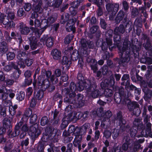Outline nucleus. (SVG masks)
I'll use <instances>...</instances> for the list:
<instances>
[{"label":"nucleus","mask_w":152,"mask_h":152,"mask_svg":"<svg viewBox=\"0 0 152 152\" xmlns=\"http://www.w3.org/2000/svg\"><path fill=\"white\" fill-rule=\"evenodd\" d=\"M79 82V86L77 89L75 83H70V89L65 88L62 92H66L70 97H74L76 94L75 92L77 89L79 91H82L85 88L88 96L93 98H97L99 96L101 95L98 90L97 89L96 85L94 82H91L87 80H84L81 74L79 73L77 76Z\"/></svg>","instance_id":"f257e3e1"},{"label":"nucleus","mask_w":152,"mask_h":152,"mask_svg":"<svg viewBox=\"0 0 152 152\" xmlns=\"http://www.w3.org/2000/svg\"><path fill=\"white\" fill-rule=\"evenodd\" d=\"M37 119V115L36 114H33L31 116L30 118V123L34 124L31 126L29 134L31 136V139L34 140L35 138H37L40 134L39 131L38 129V125L37 124H34L36 122Z\"/></svg>","instance_id":"f03ea898"},{"label":"nucleus","mask_w":152,"mask_h":152,"mask_svg":"<svg viewBox=\"0 0 152 152\" xmlns=\"http://www.w3.org/2000/svg\"><path fill=\"white\" fill-rule=\"evenodd\" d=\"M42 19V20L41 23L38 19H35L34 22V21L31 19H30L29 21V24L33 26L34 24L35 28L33 27H31V29L34 33L35 36L37 37H39L44 31L41 32L42 28L44 26V23H43Z\"/></svg>","instance_id":"7ed1b4c3"},{"label":"nucleus","mask_w":152,"mask_h":152,"mask_svg":"<svg viewBox=\"0 0 152 152\" xmlns=\"http://www.w3.org/2000/svg\"><path fill=\"white\" fill-rule=\"evenodd\" d=\"M26 122L21 120L15 126V133L12 134L13 137H15L20 134V138H23L26 135V132L28 130Z\"/></svg>","instance_id":"20e7f679"},{"label":"nucleus","mask_w":152,"mask_h":152,"mask_svg":"<svg viewBox=\"0 0 152 152\" xmlns=\"http://www.w3.org/2000/svg\"><path fill=\"white\" fill-rule=\"evenodd\" d=\"M143 141V140L141 139L139 140L138 141H135L133 146L129 147L130 145L129 144V142L126 140V142L123 145L122 149L124 151L128 150V152H135L137 151L140 147V143H142Z\"/></svg>","instance_id":"39448f33"},{"label":"nucleus","mask_w":152,"mask_h":152,"mask_svg":"<svg viewBox=\"0 0 152 152\" xmlns=\"http://www.w3.org/2000/svg\"><path fill=\"white\" fill-rule=\"evenodd\" d=\"M51 75V73L50 71L46 72L45 74L39 76L38 77L37 85L38 86V88H42V86L45 84H49L48 79Z\"/></svg>","instance_id":"423d86ee"},{"label":"nucleus","mask_w":152,"mask_h":152,"mask_svg":"<svg viewBox=\"0 0 152 152\" xmlns=\"http://www.w3.org/2000/svg\"><path fill=\"white\" fill-rule=\"evenodd\" d=\"M110 33L111 34H109L108 35L109 37L106 38V42H103L101 43L100 45H99L100 46L101 45L102 49L103 50H106L107 49L108 47H109V49L110 50H112L113 49V45H112V34L113 32V31L111 30H109L108 31L106 34V37L108 35V32Z\"/></svg>","instance_id":"0eeeda50"},{"label":"nucleus","mask_w":152,"mask_h":152,"mask_svg":"<svg viewBox=\"0 0 152 152\" xmlns=\"http://www.w3.org/2000/svg\"><path fill=\"white\" fill-rule=\"evenodd\" d=\"M127 106L130 111L133 110V114L136 116H139L140 113L141 111L140 109L138 108L139 106L137 103L136 102H132L129 101L127 104Z\"/></svg>","instance_id":"6e6552de"},{"label":"nucleus","mask_w":152,"mask_h":152,"mask_svg":"<svg viewBox=\"0 0 152 152\" xmlns=\"http://www.w3.org/2000/svg\"><path fill=\"white\" fill-rule=\"evenodd\" d=\"M119 121V125L120 126V129L122 131L125 130L127 132H129L130 130V128L129 126L125 127V124L126 123L125 121L122 118V116L120 113L117 114V121Z\"/></svg>","instance_id":"1a4fd4ad"},{"label":"nucleus","mask_w":152,"mask_h":152,"mask_svg":"<svg viewBox=\"0 0 152 152\" xmlns=\"http://www.w3.org/2000/svg\"><path fill=\"white\" fill-rule=\"evenodd\" d=\"M125 29L124 26L121 25L119 27H116L114 30L115 36L114 37V40L119 41L120 40V34L124 33Z\"/></svg>","instance_id":"9d476101"},{"label":"nucleus","mask_w":152,"mask_h":152,"mask_svg":"<svg viewBox=\"0 0 152 152\" xmlns=\"http://www.w3.org/2000/svg\"><path fill=\"white\" fill-rule=\"evenodd\" d=\"M53 39L52 37H49L47 35H44L41 38L40 42L41 44H45L47 47H51L53 44Z\"/></svg>","instance_id":"9b49d317"},{"label":"nucleus","mask_w":152,"mask_h":152,"mask_svg":"<svg viewBox=\"0 0 152 152\" xmlns=\"http://www.w3.org/2000/svg\"><path fill=\"white\" fill-rule=\"evenodd\" d=\"M56 16H52L49 17L47 19H42L43 23H44L45 25L44 26L42 29V31L41 32L44 31L48 26L50 24L53 23L56 20Z\"/></svg>","instance_id":"f8f14e48"},{"label":"nucleus","mask_w":152,"mask_h":152,"mask_svg":"<svg viewBox=\"0 0 152 152\" xmlns=\"http://www.w3.org/2000/svg\"><path fill=\"white\" fill-rule=\"evenodd\" d=\"M133 127L130 131V135L133 137L135 136L137 132V130L136 129H137L138 130V127L141 125L140 120L138 119H135L133 122Z\"/></svg>","instance_id":"ddd939ff"},{"label":"nucleus","mask_w":152,"mask_h":152,"mask_svg":"<svg viewBox=\"0 0 152 152\" xmlns=\"http://www.w3.org/2000/svg\"><path fill=\"white\" fill-rule=\"evenodd\" d=\"M76 21V19L75 18L70 19L68 21L66 26L67 31L69 32L72 31L73 32L75 31V27L74 25Z\"/></svg>","instance_id":"4468645a"},{"label":"nucleus","mask_w":152,"mask_h":152,"mask_svg":"<svg viewBox=\"0 0 152 152\" xmlns=\"http://www.w3.org/2000/svg\"><path fill=\"white\" fill-rule=\"evenodd\" d=\"M27 55L25 52H20L18 53L17 58L19 60L18 62V64L20 68H24L25 66L24 61L25 58L27 56Z\"/></svg>","instance_id":"2eb2a0df"},{"label":"nucleus","mask_w":152,"mask_h":152,"mask_svg":"<svg viewBox=\"0 0 152 152\" xmlns=\"http://www.w3.org/2000/svg\"><path fill=\"white\" fill-rule=\"evenodd\" d=\"M115 80L113 76H111L109 81L106 79L101 83V87L102 89H105L106 87L112 86L115 83Z\"/></svg>","instance_id":"dca6fc26"},{"label":"nucleus","mask_w":152,"mask_h":152,"mask_svg":"<svg viewBox=\"0 0 152 152\" xmlns=\"http://www.w3.org/2000/svg\"><path fill=\"white\" fill-rule=\"evenodd\" d=\"M41 3H39L36 6V7L33 9L34 10V12L32 13L31 18L32 19H37L38 17L37 13H41L42 12V9L41 8Z\"/></svg>","instance_id":"f3484780"},{"label":"nucleus","mask_w":152,"mask_h":152,"mask_svg":"<svg viewBox=\"0 0 152 152\" xmlns=\"http://www.w3.org/2000/svg\"><path fill=\"white\" fill-rule=\"evenodd\" d=\"M82 1V0H77L72 3V6L69 8V10L71 14L74 16L77 14V7Z\"/></svg>","instance_id":"a211bd4d"},{"label":"nucleus","mask_w":152,"mask_h":152,"mask_svg":"<svg viewBox=\"0 0 152 152\" xmlns=\"http://www.w3.org/2000/svg\"><path fill=\"white\" fill-rule=\"evenodd\" d=\"M112 115V113L110 110L107 111L103 115H102V114H101V116L102 117L101 119H102L103 118L101 124V126L102 127L104 128H105L106 126H105V124H106L107 121H106V120H108V119L111 117Z\"/></svg>","instance_id":"6ab92c4d"},{"label":"nucleus","mask_w":152,"mask_h":152,"mask_svg":"<svg viewBox=\"0 0 152 152\" xmlns=\"http://www.w3.org/2000/svg\"><path fill=\"white\" fill-rule=\"evenodd\" d=\"M18 30L23 34H27L29 32L30 29L26 25L23 23H20L18 27Z\"/></svg>","instance_id":"aec40b11"},{"label":"nucleus","mask_w":152,"mask_h":152,"mask_svg":"<svg viewBox=\"0 0 152 152\" xmlns=\"http://www.w3.org/2000/svg\"><path fill=\"white\" fill-rule=\"evenodd\" d=\"M125 41H124V47L123 48H121L118 47L119 55L121 56H122L124 52L126 51V52L127 53L128 51H127V50H128V48L129 44V42L127 40L126 42Z\"/></svg>","instance_id":"412c9836"},{"label":"nucleus","mask_w":152,"mask_h":152,"mask_svg":"<svg viewBox=\"0 0 152 152\" xmlns=\"http://www.w3.org/2000/svg\"><path fill=\"white\" fill-rule=\"evenodd\" d=\"M8 97V94L7 93H5L2 94L1 96L0 95V99L2 100L3 102L4 103V106H8L11 104V102L10 100H6Z\"/></svg>","instance_id":"4be33fe9"},{"label":"nucleus","mask_w":152,"mask_h":152,"mask_svg":"<svg viewBox=\"0 0 152 152\" xmlns=\"http://www.w3.org/2000/svg\"><path fill=\"white\" fill-rule=\"evenodd\" d=\"M51 54L54 59L58 60L61 58V52L56 49L53 50L51 52Z\"/></svg>","instance_id":"5701e85b"},{"label":"nucleus","mask_w":152,"mask_h":152,"mask_svg":"<svg viewBox=\"0 0 152 152\" xmlns=\"http://www.w3.org/2000/svg\"><path fill=\"white\" fill-rule=\"evenodd\" d=\"M32 110L30 109H28L25 111L23 117L21 119V121H24L25 122H26L28 118L32 114Z\"/></svg>","instance_id":"b1692460"},{"label":"nucleus","mask_w":152,"mask_h":152,"mask_svg":"<svg viewBox=\"0 0 152 152\" xmlns=\"http://www.w3.org/2000/svg\"><path fill=\"white\" fill-rule=\"evenodd\" d=\"M5 35L6 36V40L8 41H10L11 40V39L13 38L15 39H21V37H19L17 35L15 32H12L11 34V37L12 38L10 37L9 36V34L8 33L6 32L5 33Z\"/></svg>","instance_id":"393cba45"},{"label":"nucleus","mask_w":152,"mask_h":152,"mask_svg":"<svg viewBox=\"0 0 152 152\" xmlns=\"http://www.w3.org/2000/svg\"><path fill=\"white\" fill-rule=\"evenodd\" d=\"M5 17L2 19H0V21L2 22L4 25H7V26H8L10 27H12L14 26L15 24L13 21H9V20L7 19V21H5Z\"/></svg>","instance_id":"a878e982"},{"label":"nucleus","mask_w":152,"mask_h":152,"mask_svg":"<svg viewBox=\"0 0 152 152\" xmlns=\"http://www.w3.org/2000/svg\"><path fill=\"white\" fill-rule=\"evenodd\" d=\"M8 50L7 44L5 42H2L0 47V51L3 53H5Z\"/></svg>","instance_id":"bb28decb"},{"label":"nucleus","mask_w":152,"mask_h":152,"mask_svg":"<svg viewBox=\"0 0 152 152\" xmlns=\"http://www.w3.org/2000/svg\"><path fill=\"white\" fill-rule=\"evenodd\" d=\"M17 108V106L16 104L14 106L10 105L9 107V112L12 116L14 115L15 114V110Z\"/></svg>","instance_id":"cd10ccee"},{"label":"nucleus","mask_w":152,"mask_h":152,"mask_svg":"<svg viewBox=\"0 0 152 152\" xmlns=\"http://www.w3.org/2000/svg\"><path fill=\"white\" fill-rule=\"evenodd\" d=\"M130 58L129 57V52L126 53V55L124 59H123L122 57L120 59V61H119V64H121L122 63H127L129 62V61Z\"/></svg>","instance_id":"c85d7f7f"},{"label":"nucleus","mask_w":152,"mask_h":152,"mask_svg":"<svg viewBox=\"0 0 152 152\" xmlns=\"http://www.w3.org/2000/svg\"><path fill=\"white\" fill-rule=\"evenodd\" d=\"M79 56L78 51L76 50H74L71 55V58L73 61H76L78 58Z\"/></svg>","instance_id":"c756f323"},{"label":"nucleus","mask_w":152,"mask_h":152,"mask_svg":"<svg viewBox=\"0 0 152 152\" xmlns=\"http://www.w3.org/2000/svg\"><path fill=\"white\" fill-rule=\"evenodd\" d=\"M25 96V93L24 92H20L17 94L16 99L19 101H22L24 99Z\"/></svg>","instance_id":"7c9ffc66"},{"label":"nucleus","mask_w":152,"mask_h":152,"mask_svg":"<svg viewBox=\"0 0 152 152\" xmlns=\"http://www.w3.org/2000/svg\"><path fill=\"white\" fill-rule=\"evenodd\" d=\"M91 62H93V64L91 65V68L93 70L94 72H95L97 69V61L95 59H93L91 60Z\"/></svg>","instance_id":"2f4dec72"},{"label":"nucleus","mask_w":152,"mask_h":152,"mask_svg":"<svg viewBox=\"0 0 152 152\" xmlns=\"http://www.w3.org/2000/svg\"><path fill=\"white\" fill-rule=\"evenodd\" d=\"M113 94V91L110 89L105 88L104 91V94L107 97L111 96Z\"/></svg>","instance_id":"473e14b6"},{"label":"nucleus","mask_w":152,"mask_h":152,"mask_svg":"<svg viewBox=\"0 0 152 152\" xmlns=\"http://www.w3.org/2000/svg\"><path fill=\"white\" fill-rule=\"evenodd\" d=\"M62 0H53L52 5L55 7H58L62 3Z\"/></svg>","instance_id":"72a5a7b5"},{"label":"nucleus","mask_w":152,"mask_h":152,"mask_svg":"<svg viewBox=\"0 0 152 152\" xmlns=\"http://www.w3.org/2000/svg\"><path fill=\"white\" fill-rule=\"evenodd\" d=\"M72 115L69 116V118H68L67 120L66 121L65 120H63V122L62 123L61 125L64 128L66 127L68 125V121H70V120H72Z\"/></svg>","instance_id":"f704fd0d"},{"label":"nucleus","mask_w":152,"mask_h":152,"mask_svg":"<svg viewBox=\"0 0 152 152\" xmlns=\"http://www.w3.org/2000/svg\"><path fill=\"white\" fill-rule=\"evenodd\" d=\"M102 73L103 75L106 74L107 75L108 74H111V72L110 71H108V68L107 66H104L102 68Z\"/></svg>","instance_id":"c9c22d12"},{"label":"nucleus","mask_w":152,"mask_h":152,"mask_svg":"<svg viewBox=\"0 0 152 152\" xmlns=\"http://www.w3.org/2000/svg\"><path fill=\"white\" fill-rule=\"evenodd\" d=\"M99 27L97 26H95L92 27L90 29V31L91 34H94L96 32L99 33L98 30Z\"/></svg>","instance_id":"e433bc0d"},{"label":"nucleus","mask_w":152,"mask_h":152,"mask_svg":"<svg viewBox=\"0 0 152 152\" xmlns=\"http://www.w3.org/2000/svg\"><path fill=\"white\" fill-rule=\"evenodd\" d=\"M83 99V95L81 94L78 95V104L79 106H83L84 105V101L83 100L80 101V100H81Z\"/></svg>","instance_id":"4c0bfd02"},{"label":"nucleus","mask_w":152,"mask_h":152,"mask_svg":"<svg viewBox=\"0 0 152 152\" xmlns=\"http://www.w3.org/2000/svg\"><path fill=\"white\" fill-rule=\"evenodd\" d=\"M80 42L82 46L83 47L85 48L86 47L88 46V47H89V42L87 41L86 39H81V40Z\"/></svg>","instance_id":"58836bf2"},{"label":"nucleus","mask_w":152,"mask_h":152,"mask_svg":"<svg viewBox=\"0 0 152 152\" xmlns=\"http://www.w3.org/2000/svg\"><path fill=\"white\" fill-rule=\"evenodd\" d=\"M119 130L118 129H114L113 132L112 137L114 139H116L119 134Z\"/></svg>","instance_id":"ea45409f"},{"label":"nucleus","mask_w":152,"mask_h":152,"mask_svg":"<svg viewBox=\"0 0 152 152\" xmlns=\"http://www.w3.org/2000/svg\"><path fill=\"white\" fill-rule=\"evenodd\" d=\"M75 140L76 141L79 142L82 139V136L80 132L75 133Z\"/></svg>","instance_id":"a19ab883"},{"label":"nucleus","mask_w":152,"mask_h":152,"mask_svg":"<svg viewBox=\"0 0 152 152\" xmlns=\"http://www.w3.org/2000/svg\"><path fill=\"white\" fill-rule=\"evenodd\" d=\"M82 115L83 113L80 112H77L76 113H75L73 118L76 119L80 118L82 117Z\"/></svg>","instance_id":"79ce46f5"},{"label":"nucleus","mask_w":152,"mask_h":152,"mask_svg":"<svg viewBox=\"0 0 152 152\" xmlns=\"http://www.w3.org/2000/svg\"><path fill=\"white\" fill-rule=\"evenodd\" d=\"M48 122V118L46 117H42L41 120L40 124L42 126H45Z\"/></svg>","instance_id":"37998d69"},{"label":"nucleus","mask_w":152,"mask_h":152,"mask_svg":"<svg viewBox=\"0 0 152 152\" xmlns=\"http://www.w3.org/2000/svg\"><path fill=\"white\" fill-rule=\"evenodd\" d=\"M124 15V12L123 11H120L118 14L116 18V20H118L119 21H120L123 18Z\"/></svg>","instance_id":"c03bdc74"},{"label":"nucleus","mask_w":152,"mask_h":152,"mask_svg":"<svg viewBox=\"0 0 152 152\" xmlns=\"http://www.w3.org/2000/svg\"><path fill=\"white\" fill-rule=\"evenodd\" d=\"M13 67L14 68L16 69L15 74L16 75H15L14 76V77L15 79H17L19 77V75L21 74V71L19 69H18V67L17 66H14Z\"/></svg>","instance_id":"a18cd8bd"},{"label":"nucleus","mask_w":152,"mask_h":152,"mask_svg":"<svg viewBox=\"0 0 152 152\" xmlns=\"http://www.w3.org/2000/svg\"><path fill=\"white\" fill-rule=\"evenodd\" d=\"M15 54L13 53L9 52L7 54V58L8 60H12L15 57Z\"/></svg>","instance_id":"49530a36"},{"label":"nucleus","mask_w":152,"mask_h":152,"mask_svg":"<svg viewBox=\"0 0 152 152\" xmlns=\"http://www.w3.org/2000/svg\"><path fill=\"white\" fill-rule=\"evenodd\" d=\"M37 44L36 40L31 42L30 46L32 50L36 49L37 48Z\"/></svg>","instance_id":"de8ad7c7"},{"label":"nucleus","mask_w":152,"mask_h":152,"mask_svg":"<svg viewBox=\"0 0 152 152\" xmlns=\"http://www.w3.org/2000/svg\"><path fill=\"white\" fill-rule=\"evenodd\" d=\"M0 113L3 116H5L6 115V108L5 107H2L1 105H0Z\"/></svg>","instance_id":"09e8293b"},{"label":"nucleus","mask_w":152,"mask_h":152,"mask_svg":"<svg viewBox=\"0 0 152 152\" xmlns=\"http://www.w3.org/2000/svg\"><path fill=\"white\" fill-rule=\"evenodd\" d=\"M24 14V12L23 8H20L17 11V14L18 16L22 17Z\"/></svg>","instance_id":"8fccbe9b"},{"label":"nucleus","mask_w":152,"mask_h":152,"mask_svg":"<svg viewBox=\"0 0 152 152\" xmlns=\"http://www.w3.org/2000/svg\"><path fill=\"white\" fill-rule=\"evenodd\" d=\"M31 7V4L29 3H26L24 6L25 10L26 11H29Z\"/></svg>","instance_id":"3c124183"},{"label":"nucleus","mask_w":152,"mask_h":152,"mask_svg":"<svg viewBox=\"0 0 152 152\" xmlns=\"http://www.w3.org/2000/svg\"><path fill=\"white\" fill-rule=\"evenodd\" d=\"M7 94H9L10 97L11 98H13L15 96V91L10 90L7 91Z\"/></svg>","instance_id":"603ef678"},{"label":"nucleus","mask_w":152,"mask_h":152,"mask_svg":"<svg viewBox=\"0 0 152 152\" xmlns=\"http://www.w3.org/2000/svg\"><path fill=\"white\" fill-rule=\"evenodd\" d=\"M33 60L32 59L27 58L25 60V63L28 66H30L33 63Z\"/></svg>","instance_id":"864d4df0"},{"label":"nucleus","mask_w":152,"mask_h":152,"mask_svg":"<svg viewBox=\"0 0 152 152\" xmlns=\"http://www.w3.org/2000/svg\"><path fill=\"white\" fill-rule=\"evenodd\" d=\"M73 37L69 35L67 36L65 39L64 42L66 44H69L70 43Z\"/></svg>","instance_id":"5fc2aeb1"},{"label":"nucleus","mask_w":152,"mask_h":152,"mask_svg":"<svg viewBox=\"0 0 152 152\" xmlns=\"http://www.w3.org/2000/svg\"><path fill=\"white\" fill-rule=\"evenodd\" d=\"M69 62L66 56L63 57L62 61V64H67Z\"/></svg>","instance_id":"6e6d98bb"},{"label":"nucleus","mask_w":152,"mask_h":152,"mask_svg":"<svg viewBox=\"0 0 152 152\" xmlns=\"http://www.w3.org/2000/svg\"><path fill=\"white\" fill-rule=\"evenodd\" d=\"M111 135V132L110 131L105 130L104 132V136L106 138H109Z\"/></svg>","instance_id":"4d7b16f0"},{"label":"nucleus","mask_w":152,"mask_h":152,"mask_svg":"<svg viewBox=\"0 0 152 152\" xmlns=\"http://www.w3.org/2000/svg\"><path fill=\"white\" fill-rule=\"evenodd\" d=\"M100 24L102 27L104 29L106 28V24L104 20L101 19L100 20Z\"/></svg>","instance_id":"13d9d810"},{"label":"nucleus","mask_w":152,"mask_h":152,"mask_svg":"<svg viewBox=\"0 0 152 152\" xmlns=\"http://www.w3.org/2000/svg\"><path fill=\"white\" fill-rule=\"evenodd\" d=\"M32 89L31 87H29L26 91V95L29 97L32 94Z\"/></svg>","instance_id":"bf43d9fd"},{"label":"nucleus","mask_w":152,"mask_h":152,"mask_svg":"<svg viewBox=\"0 0 152 152\" xmlns=\"http://www.w3.org/2000/svg\"><path fill=\"white\" fill-rule=\"evenodd\" d=\"M7 18L12 19L14 18L15 16L14 13L12 12H7Z\"/></svg>","instance_id":"052dcab7"},{"label":"nucleus","mask_w":152,"mask_h":152,"mask_svg":"<svg viewBox=\"0 0 152 152\" xmlns=\"http://www.w3.org/2000/svg\"><path fill=\"white\" fill-rule=\"evenodd\" d=\"M112 7L113 5L110 3L106 5V9L108 12H110L112 10L111 7Z\"/></svg>","instance_id":"680f3d73"},{"label":"nucleus","mask_w":152,"mask_h":152,"mask_svg":"<svg viewBox=\"0 0 152 152\" xmlns=\"http://www.w3.org/2000/svg\"><path fill=\"white\" fill-rule=\"evenodd\" d=\"M36 105V102L35 99L34 98H32L30 103V107H34Z\"/></svg>","instance_id":"e2e57ef3"},{"label":"nucleus","mask_w":152,"mask_h":152,"mask_svg":"<svg viewBox=\"0 0 152 152\" xmlns=\"http://www.w3.org/2000/svg\"><path fill=\"white\" fill-rule=\"evenodd\" d=\"M95 139L97 140L99 138L100 136V132L99 131L96 130L95 132Z\"/></svg>","instance_id":"0e129e2a"},{"label":"nucleus","mask_w":152,"mask_h":152,"mask_svg":"<svg viewBox=\"0 0 152 152\" xmlns=\"http://www.w3.org/2000/svg\"><path fill=\"white\" fill-rule=\"evenodd\" d=\"M61 74V70L59 69H56L55 73V75L56 77H58L60 76Z\"/></svg>","instance_id":"69168bd1"},{"label":"nucleus","mask_w":152,"mask_h":152,"mask_svg":"<svg viewBox=\"0 0 152 152\" xmlns=\"http://www.w3.org/2000/svg\"><path fill=\"white\" fill-rule=\"evenodd\" d=\"M123 7L125 10H126L129 8V6L127 2L126 1H124L123 3Z\"/></svg>","instance_id":"338daca9"},{"label":"nucleus","mask_w":152,"mask_h":152,"mask_svg":"<svg viewBox=\"0 0 152 152\" xmlns=\"http://www.w3.org/2000/svg\"><path fill=\"white\" fill-rule=\"evenodd\" d=\"M29 143V139L27 138L23 141L21 143V145L23 146L24 145L27 146Z\"/></svg>","instance_id":"774afa93"}]
</instances>
